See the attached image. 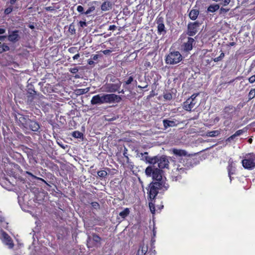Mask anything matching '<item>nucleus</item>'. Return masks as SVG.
<instances>
[{
	"label": "nucleus",
	"instance_id": "obj_1",
	"mask_svg": "<svg viewBox=\"0 0 255 255\" xmlns=\"http://www.w3.org/2000/svg\"><path fill=\"white\" fill-rule=\"evenodd\" d=\"M122 99L119 95L114 94H103L94 96L91 103L93 105H101L103 104H111L119 103Z\"/></svg>",
	"mask_w": 255,
	"mask_h": 255
},
{
	"label": "nucleus",
	"instance_id": "obj_2",
	"mask_svg": "<svg viewBox=\"0 0 255 255\" xmlns=\"http://www.w3.org/2000/svg\"><path fill=\"white\" fill-rule=\"evenodd\" d=\"M164 188L167 190L168 188V185H165V183L161 182H151L148 185V200L149 201H154L156 196L158 193L159 190Z\"/></svg>",
	"mask_w": 255,
	"mask_h": 255
},
{
	"label": "nucleus",
	"instance_id": "obj_3",
	"mask_svg": "<svg viewBox=\"0 0 255 255\" xmlns=\"http://www.w3.org/2000/svg\"><path fill=\"white\" fill-rule=\"evenodd\" d=\"M145 174L147 176H152L153 180H156V182H161L164 183L162 175L163 172L162 170L157 168L155 166H149L145 169Z\"/></svg>",
	"mask_w": 255,
	"mask_h": 255
},
{
	"label": "nucleus",
	"instance_id": "obj_4",
	"mask_svg": "<svg viewBox=\"0 0 255 255\" xmlns=\"http://www.w3.org/2000/svg\"><path fill=\"white\" fill-rule=\"evenodd\" d=\"M182 59V56L179 51H174L169 53L165 60L167 64L175 65L179 63Z\"/></svg>",
	"mask_w": 255,
	"mask_h": 255
},
{
	"label": "nucleus",
	"instance_id": "obj_5",
	"mask_svg": "<svg viewBox=\"0 0 255 255\" xmlns=\"http://www.w3.org/2000/svg\"><path fill=\"white\" fill-rule=\"evenodd\" d=\"M151 162L153 163V165L157 163L159 168L161 170L169 167V161L167 157L164 155L154 156V159L151 160Z\"/></svg>",
	"mask_w": 255,
	"mask_h": 255
},
{
	"label": "nucleus",
	"instance_id": "obj_6",
	"mask_svg": "<svg viewBox=\"0 0 255 255\" xmlns=\"http://www.w3.org/2000/svg\"><path fill=\"white\" fill-rule=\"evenodd\" d=\"M242 163L245 168L248 169L253 168L255 166V154L250 153L246 155Z\"/></svg>",
	"mask_w": 255,
	"mask_h": 255
},
{
	"label": "nucleus",
	"instance_id": "obj_7",
	"mask_svg": "<svg viewBox=\"0 0 255 255\" xmlns=\"http://www.w3.org/2000/svg\"><path fill=\"white\" fill-rule=\"evenodd\" d=\"M194 39L191 37H187V40L184 41L182 45V49L185 51H189L192 49L193 46L195 44Z\"/></svg>",
	"mask_w": 255,
	"mask_h": 255
},
{
	"label": "nucleus",
	"instance_id": "obj_8",
	"mask_svg": "<svg viewBox=\"0 0 255 255\" xmlns=\"http://www.w3.org/2000/svg\"><path fill=\"white\" fill-rule=\"evenodd\" d=\"M93 240V242H95V245L96 244H100L102 239L96 234L93 233L92 234V236H88L87 243V246L89 248L93 247L94 245L91 243V241Z\"/></svg>",
	"mask_w": 255,
	"mask_h": 255
},
{
	"label": "nucleus",
	"instance_id": "obj_9",
	"mask_svg": "<svg viewBox=\"0 0 255 255\" xmlns=\"http://www.w3.org/2000/svg\"><path fill=\"white\" fill-rule=\"evenodd\" d=\"M199 25L200 23L197 21L188 24V35L189 36L194 35L197 32V28L199 26Z\"/></svg>",
	"mask_w": 255,
	"mask_h": 255
},
{
	"label": "nucleus",
	"instance_id": "obj_10",
	"mask_svg": "<svg viewBox=\"0 0 255 255\" xmlns=\"http://www.w3.org/2000/svg\"><path fill=\"white\" fill-rule=\"evenodd\" d=\"M197 104V101H194L192 99H188L183 103V109L186 111H190L195 107Z\"/></svg>",
	"mask_w": 255,
	"mask_h": 255
},
{
	"label": "nucleus",
	"instance_id": "obj_11",
	"mask_svg": "<svg viewBox=\"0 0 255 255\" xmlns=\"http://www.w3.org/2000/svg\"><path fill=\"white\" fill-rule=\"evenodd\" d=\"M1 235L2 237L3 243L7 245L9 248H12L13 247V244L12 243L10 237L4 232H2Z\"/></svg>",
	"mask_w": 255,
	"mask_h": 255
},
{
	"label": "nucleus",
	"instance_id": "obj_12",
	"mask_svg": "<svg viewBox=\"0 0 255 255\" xmlns=\"http://www.w3.org/2000/svg\"><path fill=\"white\" fill-rule=\"evenodd\" d=\"M228 175L230 177V180H232V175L235 173L236 167L235 164L232 158L229 160V165L228 166Z\"/></svg>",
	"mask_w": 255,
	"mask_h": 255
},
{
	"label": "nucleus",
	"instance_id": "obj_13",
	"mask_svg": "<svg viewBox=\"0 0 255 255\" xmlns=\"http://www.w3.org/2000/svg\"><path fill=\"white\" fill-rule=\"evenodd\" d=\"M18 30H14L11 32L9 31V35L7 36L8 40L12 42H16L19 39Z\"/></svg>",
	"mask_w": 255,
	"mask_h": 255
},
{
	"label": "nucleus",
	"instance_id": "obj_14",
	"mask_svg": "<svg viewBox=\"0 0 255 255\" xmlns=\"http://www.w3.org/2000/svg\"><path fill=\"white\" fill-rule=\"evenodd\" d=\"M157 24L158 33L160 34H165L166 33V30L165 29V26L163 23V18L162 17H159L157 20Z\"/></svg>",
	"mask_w": 255,
	"mask_h": 255
},
{
	"label": "nucleus",
	"instance_id": "obj_15",
	"mask_svg": "<svg viewBox=\"0 0 255 255\" xmlns=\"http://www.w3.org/2000/svg\"><path fill=\"white\" fill-rule=\"evenodd\" d=\"M121 87V83L117 84H110L107 85L108 92H115L117 91Z\"/></svg>",
	"mask_w": 255,
	"mask_h": 255
},
{
	"label": "nucleus",
	"instance_id": "obj_16",
	"mask_svg": "<svg viewBox=\"0 0 255 255\" xmlns=\"http://www.w3.org/2000/svg\"><path fill=\"white\" fill-rule=\"evenodd\" d=\"M112 7V4L109 1H104L101 5V8L102 11H106L110 10Z\"/></svg>",
	"mask_w": 255,
	"mask_h": 255
},
{
	"label": "nucleus",
	"instance_id": "obj_17",
	"mask_svg": "<svg viewBox=\"0 0 255 255\" xmlns=\"http://www.w3.org/2000/svg\"><path fill=\"white\" fill-rule=\"evenodd\" d=\"M163 123L164 128L173 127L177 126L176 121L164 120Z\"/></svg>",
	"mask_w": 255,
	"mask_h": 255
},
{
	"label": "nucleus",
	"instance_id": "obj_18",
	"mask_svg": "<svg viewBox=\"0 0 255 255\" xmlns=\"http://www.w3.org/2000/svg\"><path fill=\"white\" fill-rule=\"evenodd\" d=\"M172 152L174 155L179 156H185L187 154V152L185 150L178 149L176 148H174L172 149Z\"/></svg>",
	"mask_w": 255,
	"mask_h": 255
},
{
	"label": "nucleus",
	"instance_id": "obj_19",
	"mask_svg": "<svg viewBox=\"0 0 255 255\" xmlns=\"http://www.w3.org/2000/svg\"><path fill=\"white\" fill-rule=\"evenodd\" d=\"M141 157L142 159L145 160L147 162L153 164V163L151 162V160L154 159V156L153 157H149L148 156V153L145 152L143 153H140Z\"/></svg>",
	"mask_w": 255,
	"mask_h": 255
},
{
	"label": "nucleus",
	"instance_id": "obj_20",
	"mask_svg": "<svg viewBox=\"0 0 255 255\" xmlns=\"http://www.w3.org/2000/svg\"><path fill=\"white\" fill-rule=\"evenodd\" d=\"M243 132L244 131L243 129H240L237 131L234 134L227 138V141L231 142L232 140H234L237 136H238L242 134Z\"/></svg>",
	"mask_w": 255,
	"mask_h": 255
},
{
	"label": "nucleus",
	"instance_id": "obj_21",
	"mask_svg": "<svg viewBox=\"0 0 255 255\" xmlns=\"http://www.w3.org/2000/svg\"><path fill=\"white\" fill-rule=\"evenodd\" d=\"M199 14V11L195 9H192L189 13V17L192 20H195Z\"/></svg>",
	"mask_w": 255,
	"mask_h": 255
},
{
	"label": "nucleus",
	"instance_id": "obj_22",
	"mask_svg": "<svg viewBox=\"0 0 255 255\" xmlns=\"http://www.w3.org/2000/svg\"><path fill=\"white\" fill-rule=\"evenodd\" d=\"M220 6L218 4H214L210 5L208 8V11L211 12H214L218 10Z\"/></svg>",
	"mask_w": 255,
	"mask_h": 255
},
{
	"label": "nucleus",
	"instance_id": "obj_23",
	"mask_svg": "<svg viewBox=\"0 0 255 255\" xmlns=\"http://www.w3.org/2000/svg\"><path fill=\"white\" fill-rule=\"evenodd\" d=\"M224 112L225 113H229L227 116L230 117L233 115V113H235V110L233 107H228L225 108Z\"/></svg>",
	"mask_w": 255,
	"mask_h": 255
},
{
	"label": "nucleus",
	"instance_id": "obj_24",
	"mask_svg": "<svg viewBox=\"0 0 255 255\" xmlns=\"http://www.w3.org/2000/svg\"><path fill=\"white\" fill-rule=\"evenodd\" d=\"M220 134V131L219 130H216L207 132L206 135L207 136L215 137Z\"/></svg>",
	"mask_w": 255,
	"mask_h": 255
},
{
	"label": "nucleus",
	"instance_id": "obj_25",
	"mask_svg": "<svg viewBox=\"0 0 255 255\" xmlns=\"http://www.w3.org/2000/svg\"><path fill=\"white\" fill-rule=\"evenodd\" d=\"M72 135L73 137L77 138H80V139H83V134L82 132L78 131H75L72 133Z\"/></svg>",
	"mask_w": 255,
	"mask_h": 255
},
{
	"label": "nucleus",
	"instance_id": "obj_26",
	"mask_svg": "<svg viewBox=\"0 0 255 255\" xmlns=\"http://www.w3.org/2000/svg\"><path fill=\"white\" fill-rule=\"evenodd\" d=\"M129 213L128 208H125L123 211L119 213V215L123 218H125Z\"/></svg>",
	"mask_w": 255,
	"mask_h": 255
},
{
	"label": "nucleus",
	"instance_id": "obj_27",
	"mask_svg": "<svg viewBox=\"0 0 255 255\" xmlns=\"http://www.w3.org/2000/svg\"><path fill=\"white\" fill-rule=\"evenodd\" d=\"M98 176L101 178H104L108 175V173L105 170H101L97 172Z\"/></svg>",
	"mask_w": 255,
	"mask_h": 255
},
{
	"label": "nucleus",
	"instance_id": "obj_28",
	"mask_svg": "<svg viewBox=\"0 0 255 255\" xmlns=\"http://www.w3.org/2000/svg\"><path fill=\"white\" fill-rule=\"evenodd\" d=\"M154 201H150L149 202V207L150 208V210L152 213H154L155 211V209L154 207V204L153 203Z\"/></svg>",
	"mask_w": 255,
	"mask_h": 255
},
{
	"label": "nucleus",
	"instance_id": "obj_29",
	"mask_svg": "<svg viewBox=\"0 0 255 255\" xmlns=\"http://www.w3.org/2000/svg\"><path fill=\"white\" fill-rule=\"evenodd\" d=\"M13 10V6L12 5H9L7 8H6L4 10V14H8L10 13H11L12 11Z\"/></svg>",
	"mask_w": 255,
	"mask_h": 255
},
{
	"label": "nucleus",
	"instance_id": "obj_30",
	"mask_svg": "<svg viewBox=\"0 0 255 255\" xmlns=\"http://www.w3.org/2000/svg\"><path fill=\"white\" fill-rule=\"evenodd\" d=\"M255 97V89H252L249 94V98L250 100L253 99Z\"/></svg>",
	"mask_w": 255,
	"mask_h": 255
},
{
	"label": "nucleus",
	"instance_id": "obj_31",
	"mask_svg": "<svg viewBox=\"0 0 255 255\" xmlns=\"http://www.w3.org/2000/svg\"><path fill=\"white\" fill-rule=\"evenodd\" d=\"M225 54L223 52H222L219 57H216L214 59L215 62H218L221 60L224 57Z\"/></svg>",
	"mask_w": 255,
	"mask_h": 255
},
{
	"label": "nucleus",
	"instance_id": "obj_32",
	"mask_svg": "<svg viewBox=\"0 0 255 255\" xmlns=\"http://www.w3.org/2000/svg\"><path fill=\"white\" fill-rule=\"evenodd\" d=\"M26 174H28V175H29L31 176V177H33V178H34V179H40V180H41V181H43V182H45V183H46L44 179H42V178H38V177H37L36 176H35L33 175L31 172H29V171H26Z\"/></svg>",
	"mask_w": 255,
	"mask_h": 255
},
{
	"label": "nucleus",
	"instance_id": "obj_33",
	"mask_svg": "<svg viewBox=\"0 0 255 255\" xmlns=\"http://www.w3.org/2000/svg\"><path fill=\"white\" fill-rule=\"evenodd\" d=\"M163 97L166 100H170L172 98V95L170 93H166L164 94Z\"/></svg>",
	"mask_w": 255,
	"mask_h": 255
},
{
	"label": "nucleus",
	"instance_id": "obj_34",
	"mask_svg": "<svg viewBox=\"0 0 255 255\" xmlns=\"http://www.w3.org/2000/svg\"><path fill=\"white\" fill-rule=\"evenodd\" d=\"M221 1V4L223 6H226L228 5L231 2V0H220Z\"/></svg>",
	"mask_w": 255,
	"mask_h": 255
},
{
	"label": "nucleus",
	"instance_id": "obj_35",
	"mask_svg": "<svg viewBox=\"0 0 255 255\" xmlns=\"http://www.w3.org/2000/svg\"><path fill=\"white\" fill-rule=\"evenodd\" d=\"M91 205H92V207L94 209H99L100 207L99 204L97 202H92Z\"/></svg>",
	"mask_w": 255,
	"mask_h": 255
},
{
	"label": "nucleus",
	"instance_id": "obj_36",
	"mask_svg": "<svg viewBox=\"0 0 255 255\" xmlns=\"http://www.w3.org/2000/svg\"><path fill=\"white\" fill-rule=\"evenodd\" d=\"M141 251L142 255H145L147 251V247L142 246L141 247Z\"/></svg>",
	"mask_w": 255,
	"mask_h": 255
},
{
	"label": "nucleus",
	"instance_id": "obj_37",
	"mask_svg": "<svg viewBox=\"0 0 255 255\" xmlns=\"http://www.w3.org/2000/svg\"><path fill=\"white\" fill-rule=\"evenodd\" d=\"M69 71L73 74H75L78 71V69L77 67L71 68L69 69Z\"/></svg>",
	"mask_w": 255,
	"mask_h": 255
},
{
	"label": "nucleus",
	"instance_id": "obj_38",
	"mask_svg": "<svg viewBox=\"0 0 255 255\" xmlns=\"http://www.w3.org/2000/svg\"><path fill=\"white\" fill-rule=\"evenodd\" d=\"M77 10L80 13H84V7L81 5H78L77 6Z\"/></svg>",
	"mask_w": 255,
	"mask_h": 255
},
{
	"label": "nucleus",
	"instance_id": "obj_39",
	"mask_svg": "<svg viewBox=\"0 0 255 255\" xmlns=\"http://www.w3.org/2000/svg\"><path fill=\"white\" fill-rule=\"evenodd\" d=\"M249 81L251 83H254L255 82V75H253L249 78Z\"/></svg>",
	"mask_w": 255,
	"mask_h": 255
},
{
	"label": "nucleus",
	"instance_id": "obj_40",
	"mask_svg": "<svg viewBox=\"0 0 255 255\" xmlns=\"http://www.w3.org/2000/svg\"><path fill=\"white\" fill-rule=\"evenodd\" d=\"M133 81V78L132 77H129L128 80L126 82V85H128L130 84Z\"/></svg>",
	"mask_w": 255,
	"mask_h": 255
},
{
	"label": "nucleus",
	"instance_id": "obj_41",
	"mask_svg": "<svg viewBox=\"0 0 255 255\" xmlns=\"http://www.w3.org/2000/svg\"><path fill=\"white\" fill-rule=\"evenodd\" d=\"M229 9L221 7L220 8V13H226L229 11Z\"/></svg>",
	"mask_w": 255,
	"mask_h": 255
},
{
	"label": "nucleus",
	"instance_id": "obj_42",
	"mask_svg": "<svg viewBox=\"0 0 255 255\" xmlns=\"http://www.w3.org/2000/svg\"><path fill=\"white\" fill-rule=\"evenodd\" d=\"M127 151H128V149L126 147H125L123 155L127 159V160H128L129 158L127 155Z\"/></svg>",
	"mask_w": 255,
	"mask_h": 255
},
{
	"label": "nucleus",
	"instance_id": "obj_43",
	"mask_svg": "<svg viewBox=\"0 0 255 255\" xmlns=\"http://www.w3.org/2000/svg\"><path fill=\"white\" fill-rule=\"evenodd\" d=\"M79 24L81 27H84L87 26V23L85 21H80Z\"/></svg>",
	"mask_w": 255,
	"mask_h": 255
},
{
	"label": "nucleus",
	"instance_id": "obj_44",
	"mask_svg": "<svg viewBox=\"0 0 255 255\" xmlns=\"http://www.w3.org/2000/svg\"><path fill=\"white\" fill-rule=\"evenodd\" d=\"M2 47H3V49L4 50V51H8L9 50V48L8 46H7L6 45L3 44L2 45H1Z\"/></svg>",
	"mask_w": 255,
	"mask_h": 255
},
{
	"label": "nucleus",
	"instance_id": "obj_45",
	"mask_svg": "<svg viewBox=\"0 0 255 255\" xmlns=\"http://www.w3.org/2000/svg\"><path fill=\"white\" fill-rule=\"evenodd\" d=\"M199 95V94H196L192 95L189 99H192L194 101H196V98Z\"/></svg>",
	"mask_w": 255,
	"mask_h": 255
},
{
	"label": "nucleus",
	"instance_id": "obj_46",
	"mask_svg": "<svg viewBox=\"0 0 255 255\" xmlns=\"http://www.w3.org/2000/svg\"><path fill=\"white\" fill-rule=\"evenodd\" d=\"M116 28V26L115 25H111L109 27V30H114Z\"/></svg>",
	"mask_w": 255,
	"mask_h": 255
},
{
	"label": "nucleus",
	"instance_id": "obj_47",
	"mask_svg": "<svg viewBox=\"0 0 255 255\" xmlns=\"http://www.w3.org/2000/svg\"><path fill=\"white\" fill-rule=\"evenodd\" d=\"M103 53L105 54V55H107V54H109V53H110L111 52V51L110 50H103L102 51Z\"/></svg>",
	"mask_w": 255,
	"mask_h": 255
},
{
	"label": "nucleus",
	"instance_id": "obj_48",
	"mask_svg": "<svg viewBox=\"0 0 255 255\" xmlns=\"http://www.w3.org/2000/svg\"><path fill=\"white\" fill-rule=\"evenodd\" d=\"M16 1V0H10L9 2H7L6 4L8 5V3H10V5H12L15 3Z\"/></svg>",
	"mask_w": 255,
	"mask_h": 255
},
{
	"label": "nucleus",
	"instance_id": "obj_49",
	"mask_svg": "<svg viewBox=\"0 0 255 255\" xmlns=\"http://www.w3.org/2000/svg\"><path fill=\"white\" fill-rule=\"evenodd\" d=\"M92 8L90 7L86 11H85V12H84L85 14H88L89 13H90L92 11Z\"/></svg>",
	"mask_w": 255,
	"mask_h": 255
},
{
	"label": "nucleus",
	"instance_id": "obj_50",
	"mask_svg": "<svg viewBox=\"0 0 255 255\" xmlns=\"http://www.w3.org/2000/svg\"><path fill=\"white\" fill-rule=\"evenodd\" d=\"M80 57V54L79 53L75 55L73 57V58L74 60H76L77 59H78Z\"/></svg>",
	"mask_w": 255,
	"mask_h": 255
},
{
	"label": "nucleus",
	"instance_id": "obj_51",
	"mask_svg": "<svg viewBox=\"0 0 255 255\" xmlns=\"http://www.w3.org/2000/svg\"><path fill=\"white\" fill-rule=\"evenodd\" d=\"M99 58L98 55H95L93 56L92 60H97Z\"/></svg>",
	"mask_w": 255,
	"mask_h": 255
},
{
	"label": "nucleus",
	"instance_id": "obj_52",
	"mask_svg": "<svg viewBox=\"0 0 255 255\" xmlns=\"http://www.w3.org/2000/svg\"><path fill=\"white\" fill-rule=\"evenodd\" d=\"M5 32V29L4 28H0V34H2L4 33Z\"/></svg>",
	"mask_w": 255,
	"mask_h": 255
},
{
	"label": "nucleus",
	"instance_id": "obj_53",
	"mask_svg": "<svg viewBox=\"0 0 255 255\" xmlns=\"http://www.w3.org/2000/svg\"><path fill=\"white\" fill-rule=\"evenodd\" d=\"M31 123L32 124H31V127H36V126H38V127L39 128V125H38L36 123H35V122H31Z\"/></svg>",
	"mask_w": 255,
	"mask_h": 255
},
{
	"label": "nucleus",
	"instance_id": "obj_54",
	"mask_svg": "<svg viewBox=\"0 0 255 255\" xmlns=\"http://www.w3.org/2000/svg\"><path fill=\"white\" fill-rule=\"evenodd\" d=\"M88 64H89V65H93V64H94V61H93L92 59V60H91V59H89V60H88Z\"/></svg>",
	"mask_w": 255,
	"mask_h": 255
},
{
	"label": "nucleus",
	"instance_id": "obj_55",
	"mask_svg": "<svg viewBox=\"0 0 255 255\" xmlns=\"http://www.w3.org/2000/svg\"><path fill=\"white\" fill-rule=\"evenodd\" d=\"M177 170H178V171H179L180 173H181V172H184V171L185 169H184V168H182H182H179V167H178V168H177Z\"/></svg>",
	"mask_w": 255,
	"mask_h": 255
},
{
	"label": "nucleus",
	"instance_id": "obj_56",
	"mask_svg": "<svg viewBox=\"0 0 255 255\" xmlns=\"http://www.w3.org/2000/svg\"><path fill=\"white\" fill-rule=\"evenodd\" d=\"M4 50L3 49V47H2L1 45H0V54L2 53L3 52H4Z\"/></svg>",
	"mask_w": 255,
	"mask_h": 255
},
{
	"label": "nucleus",
	"instance_id": "obj_57",
	"mask_svg": "<svg viewBox=\"0 0 255 255\" xmlns=\"http://www.w3.org/2000/svg\"><path fill=\"white\" fill-rule=\"evenodd\" d=\"M6 38V36H0V41H2Z\"/></svg>",
	"mask_w": 255,
	"mask_h": 255
},
{
	"label": "nucleus",
	"instance_id": "obj_58",
	"mask_svg": "<svg viewBox=\"0 0 255 255\" xmlns=\"http://www.w3.org/2000/svg\"><path fill=\"white\" fill-rule=\"evenodd\" d=\"M82 94H84L85 93H86L88 91V89H82Z\"/></svg>",
	"mask_w": 255,
	"mask_h": 255
},
{
	"label": "nucleus",
	"instance_id": "obj_59",
	"mask_svg": "<svg viewBox=\"0 0 255 255\" xmlns=\"http://www.w3.org/2000/svg\"><path fill=\"white\" fill-rule=\"evenodd\" d=\"M75 49V48L74 47H73V48H70L69 49V51L70 52H73V50Z\"/></svg>",
	"mask_w": 255,
	"mask_h": 255
},
{
	"label": "nucleus",
	"instance_id": "obj_60",
	"mask_svg": "<svg viewBox=\"0 0 255 255\" xmlns=\"http://www.w3.org/2000/svg\"><path fill=\"white\" fill-rule=\"evenodd\" d=\"M147 87V85H145V86L144 87H141L139 85L138 86V88H140V89H143V88H146Z\"/></svg>",
	"mask_w": 255,
	"mask_h": 255
},
{
	"label": "nucleus",
	"instance_id": "obj_61",
	"mask_svg": "<svg viewBox=\"0 0 255 255\" xmlns=\"http://www.w3.org/2000/svg\"><path fill=\"white\" fill-rule=\"evenodd\" d=\"M31 129H32V131H38V129H39V128H34V129H33V128H31Z\"/></svg>",
	"mask_w": 255,
	"mask_h": 255
},
{
	"label": "nucleus",
	"instance_id": "obj_62",
	"mask_svg": "<svg viewBox=\"0 0 255 255\" xmlns=\"http://www.w3.org/2000/svg\"><path fill=\"white\" fill-rule=\"evenodd\" d=\"M252 141H253V139H252L251 138H249V140H248V142H249L250 143H251L252 142Z\"/></svg>",
	"mask_w": 255,
	"mask_h": 255
},
{
	"label": "nucleus",
	"instance_id": "obj_63",
	"mask_svg": "<svg viewBox=\"0 0 255 255\" xmlns=\"http://www.w3.org/2000/svg\"><path fill=\"white\" fill-rule=\"evenodd\" d=\"M230 45L231 46H234V45H235V42H231V43H230Z\"/></svg>",
	"mask_w": 255,
	"mask_h": 255
},
{
	"label": "nucleus",
	"instance_id": "obj_64",
	"mask_svg": "<svg viewBox=\"0 0 255 255\" xmlns=\"http://www.w3.org/2000/svg\"><path fill=\"white\" fill-rule=\"evenodd\" d=\"M219 121V118H216L215 119V121L218 122V121Z\"/></svg>",
	"mask_w": 255,
	"mask_h": 255
}]
</instances>
